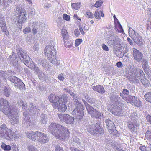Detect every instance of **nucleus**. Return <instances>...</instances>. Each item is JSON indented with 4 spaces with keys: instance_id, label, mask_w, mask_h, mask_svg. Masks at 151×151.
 Here are the masks:
<instances>
[{
    "instance_id": "37",
    "label": "nucleus",
    "mask_w": 151,
    "mask_h": 151,
    "mask_svg": "<svg viewBox=\"0 0 151 151\" xmlns=\"http://www.w3.org/2000/svg\"><path fill=\"white\" fill-rule=\"evenodd\" d=\"M139 149L142 151H151L149 145L148 146H142L139 147Z\"/></svg>"
},
{
    "instance_id": "46",
    "label": "nucleus",
    "mask_w": 151,
    "mask_h": 151,
    "mask_svg": "<svg viewBox=\"0 0 151 151\" xmlns=\"http://www.w3.org/2000/svg\"><path fill=\"white\" fill-rule=\"evenodd\" d=\"M58 78L59 80L63 81L65 79L64 75L62 73L59 74L58 76Z\"/></svg>"
},
{
    "instance_id": "57",
    "label": "nucleus",
    "mask_w": 151,
    "mask_h": 151,
    "mask_svg": "<svg viewBox=\"0 0 151 151\" xmlns=\"http://www.w3.org/2000/svg\"><path fill=\"white\" fill-rule=\"evenodd\" d=\"M73 138V141L74 142L78 143H79V139L77 137H74Z\"/></svg>"
},
{
    "instance_id": "44",
    "label": "nucleus",
    "mask_w": 151,
    "mask_h": 151,
    "mask_svg": "<svg viewBox=\"0 0 151 151\" xmlns=\"http://www.w3.org/2000/svg\"><path fill=\"white\" fill-rule=\"evenodd\" d=\"M82 42V39H77L75 41V46H78Z\"/></svg>"
},
{
    "instance_id": "55",
    "label": "nucleus",
    "mask_w": 151,
    "mask_h": 151,
    "mask_svg": "<svg viewBox=\"0 0 151 151\" xmlns=\"http://www.w3.org/2000/svg\"><path fill=\"white\" fill-rule=\"evenodd\" d=\"M141 80V82L144 85V86L146 87H147L148 86V84L147 83V81L146 80H142L141 79H140Z\"/></svg>"
},
{
    "instance_id": "18",
    "label": "nucleus",
    "mask_w": 151,
    "mask_h": 151,
    "mask_svg": "<svg viewBox=\"0 0 151 151\" xmlns=\"http://www.w3.org/2000/svg\"><path fill=\"white\" fill-rule=\"evenodd\" d=\"M0 27L2 31L5 33L6 35H8L9 32L7 30L4 16L2 15H0Z\"/></svg>"
},
{
    "instance_id": "23",
    "label": "nucleus",
    "mask_w": 151,
    "mask_h": 151,
    "mask_svg": "<svg viewBox=\"0 0 151 151\" xmlns=\"http://www.w3.org/2000/svg\"><path fill=\"white\" fill-rule=\"evenodd\" d=\"M68 99L67 96L66 95L60 96L58 99V103L65 104L68 101Z\"/></svg>"
},
{
    "instance_id": "3",
    "label": "nucleus",
    "mask_w": 151,
    "mask_h": 151,
    "mask_svg": "<svg viewBox=\"0 0 151 151\" xmlns=\"http://www.w3.org/2000/svg\"><path fill=\"white\" fill-rule=\"evenodd\" d=\"M70 95L73 98L74 100V102L76 106V107L72 112V114L76 117V119L79 120L82 119L84 115L83 110L84 107L81 102H80V99L76 94L70 91L69 93Z\"/></svg>"
},
{
    "instance_id": "30",
    "label": "nucleus",
    "mask_w": 151,
    "mask_h": 151,
    "mask_svg": "<svg viewBox=\"0 0 151 151\" xmlns=\"http://www.w3.org/2000/svg\"><path fill=\"white\" fill-rule=\"evenodd\" d=\"M142 60V67L144 70H145L148 67V62L147 60L145 59H143Z\"/></svg>"
},
{
    "instance_id": "38",
    "label": "nucleus",
    "mask_w": 151,
    "mask_h": 151,
    "mask_svg": "<svg viewBox=\"0 0 151 151\" xmlns=\"http://www.w3.org/2000/svg\"><path fill=\"white\" fill-rule=\"evenodd\" d=\"M18 103L19 105L22 106V108L23 111H24L26 110L27 108V105L26 104H24L23 101L21 100H19L18 102Z\"/></svg>"
},
{
    "instance_id": "20",
    "label": "nucleus",
    "mask_w": 151,
    "mask_h": 151,
    "mask_svg": "<svg viewBox=\"0 0 151 151\" xmlns=\"http://www.w3.org/2000/svg\"><path fill=\"white\" fill-rule=\"evenodd\" d=\"M9 80L12 83H14L16 86V84H18L21 80L20 79L14 76H11L9 77Z\"/></svg>"
},
{
    "instance_id": "31",
    "label": "nucleus",
    "mask_w": 151,
    "mask_h": 151,
    "mask_svg": "<svg viewBox=\"0 0 151 151\" xmlns=\"http://www.w3.org/2000/svg\"><path fill=\"white\" fill-rule=\"evenodd\" d=\"M1 147L5 151H9L11 149V147L10 145H6L4 143H2Z\"/></svg>"
},
{
    "instance_id": "60",
    "label": "nucleus",
    "mask_w": 151,
    "mask_h": 151,
    "mask_svg": "<svg viewBox=\"0 0 151 151\" xmlns=\"http://www.w3.org/2000/svg\"><path fill=\"white\" fill-rule=\"evenodd\" d=\"M39 61L37 62L38 63H40V64L44 66L45 65V61H42V60L40 59L38 60Z\"/></svg>"
},
{
    "instance_id": "47",
    "label": "nucleus",
    "mask_w": 151,
    "mask_h": 151,
    "mask_svg": "<svg viewBox=\"0 0 151 151\" xmlns=\"http://www.w3.org/2000/svg\"><path fill=\"white\" fill-rule=\"evenodd\" d=\"M31 29L29 27H27L23 30V32L24 34H27L31 32Z\"/></svg>"
},
{
    "instance_id": "58",
    "label": "nucleus",
    "mask_w": 151,
    "mask_h": 151,
    "mask_svg": "<svg viewBox=\"0 0 151 151\" xmlns=\"http://www.w3.org/2000/svg\"><path fill=\"white\" fill-rule=\"evenodd\" d=\"M122 92L123 94L127 95H128L129 94V91L125 89H123Z\"/></svg>"
},
{
    "instance_id": "39",
    "label": "nucleus",
    "mask_w": 151,
    "mask_h": 151,
    "mask_svg": "<svg viewBox=\"0 0 151 151\" xmlns=\"http://www.w3.org/2000/svg\"><path fill=\"white\" fill-rule=\"evenodd\" d=\"M14 10L15 13H14L15 14V15L16 16L20 14V13L22 11H25L24 10H21L20 8L18 6H16V8L14 9Z\"/></svg>"
},
{
    "instance_id": "11",
    "label": "nucleus",
    "mask_w": 151,
    "mask_h": 151,
    "mask_svg": "<svg viewBox=\"0 0 151 151\" xmlns=\"http://www.w3.org/2000/svg\"><path fill=\"white\" fill-rule=\"evenodd\" d=\"M60 121H62L68 124H71L73 122L74 118L68 114H57Z\"/></svg>"
},
{
    "instance_id": "35",
    "label": "nucleus",
    "mask_w": 151,
    "mask_h": 151,
    "mask_svg": "<svg viewBox=\"0 0 151 151\" xmlns=\"http://www.w3.org/2000/svg\"><path fill=\"white\" fill-rule=\"evenodd\" d=\"M135 99L132 100V103H133V104L135 106L139 107L141 105V101L135 99V97H134Z\"/></svg>"
},
{
    "instance_id": "10",
    "label": "nucleus",
    "mask_w": 151,
    "mask_h": 151,
    "mask_svg": "<svg viewBox=\"0 0 151 151\" xmlns=\"http://www.w3.org/2000/svg\"><path fill=\"white\" fill-rule=\"evenodd\" d=\"M27 15L25 11H24L20 13V14L16 16L15 22H17L19 28H21L22 24L24 23L27 20Z\"/></svg>"
},
{
    "instance_id": "19",
    "label": "nucleus",
    "mask_w": 151,
    "mask_h": 151,
    "mask_svg": "<svg viewBox=\"0 0 151 151\" xmlns=\"http://www.w3.org/2000/svg\"><path fill=\"white\" fill-rule=\"evenodd\" d=\"M87 111L92 117L99 119L101 118V113L97 111L92 107L91 106L89 109H88Z\"/></svg>"
},
{
    "instance_id": "27",
    "label": "nucleus",
    "mask_w": 151,
    "mask_h": 151,
    "mask_svg": "<svg viewBox=\"0 0 151 151\" xmlns=\"http://www.w3.org/2000/svg\"><path fill=\"white\" fill-rule=\"evenodd\" d=\"M61 33L64 40V43L65 44V40H67L68 38V34L66 30L65 29H62Z\"/></svg>"
},
{
    "instance_id": "53",
    "label": "nucleus",
    "mask_w": 151,
    "mask_h": 151,
    "mask_svg": "<svg viewBox=\"0 0 151 151\" xmlns=\"http://www.w3.org/2000/svg\"><path fill=\"white\" fill-rule=\"evenodd\" d=\"M114 98L116 99V100H114L115 102H120L121 101V98L118 95H115L114 96Z\"/></svg>"
},
{
    "instance_id": "52",
    "label": "nucleus",
    "mask_w": 151,
    "mask_h": 151,
    "mask_svg": "<svg viewBox=\"0 0 151 151\" xmlns=\"http://www.w3.org/2000/svg\"><path fill=\"white\" fill-rule=\"evenodd\" d=\"M146 118L147 121L151 124V116L149 114L147 115L146 117Z\"/></svg>"
},
{
    "instance_id": "8",
    "label": "nucleus",
    "mask_w": 151,
    "mask_h": 151,
    "mask_svg": "<svg viewBox=\"0 0 151 151\" xmlns=\"http://www.w3.org/2000/svg\"><path fill=\"white\" fill-rule=\"evenodd\" d=\"M132 75H130L129 79L134 83H138L139 80L141 79L144 75L143 71L138 68H136L135 72L133 71Z\"/></svg>"
},
{
    "instance_id": "62",
    "label": "nucleus",
    "mask_w": 151,
    "mask_h": 151,
    "mask_svg": "<svg viewBox=\"0 0 151 151\" xmlns=\"http://www.w3.org/2000/svg\"><path fill=\"white\" fill-rule=\"evenodd\" d=\"M22 137V135L19 133H17L14 135V138L15 139H18L21 138Z\"/></svg>"
},
{
    "instance_id": "48",
    "label": "nucleus",
    "mask_w": 151,
    "mask_h": 151,
    "mask_svg": "<svg viewBox=\"0 0 151 151\" xmlns=\"http://www.w3.org/2000/svg\"><path fill=\"white\" fill-rule=\"evenodd\" d=\"M34 71L36 73V74L38 75V74H40L41 72L40 70L39 69L38 67H36V66H35L33 68Z\"/></svg>"
},
{
    "instance_id": "26",
    "label": "nucleus",
    "mask_w": 151,
    "mask_h": 151,
    "mask_svg": "<svg viewBox=\"0 0 151 151\" xmlns=\"http://www.w3.org/2000/svg\"><path fill=\"white\" fill-rule=\"evenodd\" d=\"M23 116V122L24 123H26L27 124H29L30 122V118L28 114H27L26 111L24 112Z\"/></svg>"
},
{
    "instance_id": "59",
    "label": "nucleus",
    "mask_w": 151,
    "mask_h": 151,
    "mask_svg": "<svg viewBox=\"0 0 151 151\" xmlns=\"http://www.w3.org/2000/svg\"><path fill=\"white\" fill-rule=\"evenodd\" d=\"M37 27H33L32 32L34 34H36L37 33Z\"/></svg>"
},
{
    "instance_id": "6",
    "label": "nucleus",
    "mask_w": 151,
    "mask_h": 151,
    "mask_svg": "<svg viewBox=\"0 0 151 151\" xmlns=\"http://www.w3.org/2000/svg\"><path fill=\"white\" fill-rule=\"evenodd\" d=\"M17 54L22 61L28 67L33 68L35 66L32 61H31L30 58L27 56L26 52L22 50L21 48L17 49Z\"/></svg>"
},
{
    "instance_id": "32",
    "label": "nucleus",
    "mask_w": 151,
    "mask_h": 151,
    "mask_svg": "<svg viewBox=\"0 0 151 151\" xmlns=\"http://www.w3.org/2000/svg\"><path fill=\"white\" fill-rule=\"evenodd\" d=\"M16 86L19 87V89L21 90H24L25 88V84L21 80L20 81L18 84H16Z\"/></svg>"
},
{
    "instance_id": "51",
    "label": "nucleus",
    "mask_w": 151,
    "mask_h": 151,
    "mask_svg": "<svg viewBox=\"0 0 151 151\" xmlns=\"http://www.w3.org/2000/svg\"><path fill=\"white\" fill-rule=\"evenodd\" d=\"M86 16L87 17L91 18L92 17L93 15L91 12H86Z\"/></svg>"
},
{
    "instance_id": "63",
    "label": "nucleus",
    "mask_w": 151,
    "mask_h": 151,
    "mask_svg": "<svg viewBox=\"0 0 151 151\" xmlns=\"http://www.w3.org/2000/svg\"><path fill=\"white\" fill-rule=\"evenodd\" d=\"M127 40L129 43L131 45H133V42L132 40L131 39L127 37Z\"/></svg>"
},
{
    "instance_id": "2",
    "label": "nucleus",
    "mask_w": 151,
    "mask_h": 151,
    "mask_svg": "<svg viewBox=\"0 0 151 151\" xmlns=\"http://www.w3.org/2000/svg\"><path fill=\"white\" fill-rule=\"evenodd\" d=\"M48 131L57 139L63 140L66 139L70 134L68 129L59 124L52 123L49 126Z\"/></svg>"
},
{
    "instance_id": "25",
    "label": "nucleus",
    "mask_w": 151,
    "mask_h": 151,
    "mask_svg": "<svg viewBox=\"0 0 151 151\" xmlns=\"http://www.w3.org/2000/svg\"><path fill=\"white\" fill-rule=\"evenodd\" d=\"M57 108H58L59 111L65 112L67 108V107L65 104L58 103V106Z\"/></svg>"
},
{
    "instance_id": "64",
    "label": "nucleus",
    "mask_w": 151,
    "mask_h": 151,
    "mask_svg": "<svg viewBox=\"0 0 151 151\" xmlns=\"http://www.w3.org/2000/svg\"><path fill=\"white\" fill-rule=\"evenodd\" d=\"M86 100L88 101V102L90 103L91 104H92L93 103V101L91 99L87 97L86 98Z\"/></svg>"
},
{
    "instance_id": "40",
    "label": "nucleus",
    "mask_w": 151,
    "mask_h": 151,
    "mask_svg": "<svg viewBox=\"0 0 151 151\" xmlns=\"http://www.w3.org/2000/svg\"><path fill=\"white\" fill-rule=\"evenodd\" d=\"M137 113H136L134 112L133 113H132L131 115L130 116V118L132 119V121H133L135 120H137V119H136L137 118Z\"/></svg>"
},
{
    "instance_id": "1",
    "label": "nucleus",
    "mask_w": 151,
    "mask_h": 151,
    "mask_svg": "<svg viewBox=\"0 0 151 151\" xmlns=\"http://www.w3.org/2000/svg\"><path fill=\"white\" fill-rule=\"evenodd\" d=\"M0 110L8 117L11 124L15 125L19 123L17 108L14 106H9L7 101L2 98L0 99Z\"/></svg>"
},
{
    "instance_id": "54",
    "label": "nucleus",
    "mask_w": 151,
    "mask_h": 151,
    "mask_svg": "<svg viewBox=\"0 0 151 151\" xmlns=\"http://www.w3.org/2000/svg\"><path fill=\"white\" fill-rule=\"evenodd\" d=\"M63 149L62 147L59 145H57L55 147V151H63Z\"/></svg>"
},
{
    "instance_id": "42",
    "label": "nucleus",
    "mask_w": 151,
    "mask_h": 151,
    "mask_svg": "<svg viewBox=\"0 0 151 151\" xmlns=\"http://www.w3.org/2000/svg\"><path fill=\"white\" fill-rule=\"evenodd\" d=\"M145 135L147 138L151 141V132L149 131H147L145 133Z\"/></svg>"
},
{
    "instance_id": "41",
    "label": "nucleus",
    "mask_w": 151,
    "mask_h": 151,
    "mask_svg": "<svg viewBox=\"0 0 151 151\" xmlns=\"http://www.w3.org/2000/svg\"><path fill=\"white\" fill-rule=\"evenodd\" d=\"M103 3V1L102 0L98 1L96 2L94 6L96 8H98L101 6Z\"/></svg>"
},
{
    "instance_id": "56",
    "label": "nucleus",
    "mask_w": 151,
    "mask_h": 151,
    "mask_svg": "<svg viewBox=\"0 0 151 151\" xmlns=\"http://www.w3.org/2000/svg\"><path fill=\"white\" fill-rule=\"evenodd\" d=\"M102 49L104 50L108 51L109 49L108 47L106 45L104 44H103L102 45Z\"/></svg>"
},
{
    "instance_id": "45",
    "label": "nucleus",
    "mask_w": 151,
    "mask_h": 151,
    "mask_svg": "<svg viewBox=\"0 0 151 151\" xmlns=\"http://www.w3.org/2000/svg\"><path fill=\"white\" fill-rule=\"evenodd\" d=\"M47 117L44 116L42 117L41 120V124H46L47 121Z\"/></svg>"
},
{
    "instance_id": "15",
    "label": "nucleus",
    "mask_w": 151,
    "mask_h": 151,
    "mask_svg": "<svg viewBox=\"0 0 151 151\" xmlns=\"http://www.w3.org/2000/svg\"><path fill=\"white\" fill-rule=\"evenodd\" d=\"M59 96L55 94H51L48 97L49 101L50 102L52 103V106L54 108H57L58 105Z\"/></svg>"
},
{
    "instance_id": "21",
    "label": "nucleus",
    "mask_w": 151,
    "mask_h": 151,
    "mask_svg": "<svg viewBox=\"0 0 151 151\" xmlns=\"http://www.w3.org/2000/svg\"><path fill=\"white\" fill-rule=\"evenodd\" d=\"M39 110V109L38 107L37 106L36 107L33 104H31L29 109V113L28 112V114L33 113L34 114H37L38 113Z\"/></svg>"
},
{
    "instance_id": "43",
    "label": "nucleus",
    "mask_w": 151,
    "mask_h": 151,
    "mask_svg": "<svg viewBox=\"0 0 151 151\" xmlns=\"http://www.w3.org/2000/svg\"><path fill=\"white\" fill-rule=\"evenodd\" d=\"M28 149L29 151H39L37 149L35 148L32 145L29 146L28 147Z\"/></svg>"
},
{
    "instance_id": "17",
    "label": "nucleus",
    "mask_w": 151,
    "mask_h": 151,
    "mask_svg": "<svg viewBox=\"0 0 151 151\" xmlns=\"http://www.w3.org/2000/svg\"><path fill=\"white\" fill-rule=\"evenodd\" d=\"M111 111L112 114L116 116H122L123 114L121 107L118 106H114L112 107Z\"/></svg>"
},
{
    "instance_id": "22",
    "label": "nucleus",
    "mask_w": 151,
    "mask_h": 151,
    "mask_svg": "<svg viewBox=\"0 0 151 151\" xmlns=\"http://www.w3.org/2000/svg\"><path fill=\"white\" fill-rule=\"evenodd\" d=\"M93 89L100 93L103 94L105 92L104 87L101 85H97L96 86H94L93 87Z\"/></svg>"
},
{
    "instance_id": "36",
    "label": "nucleus",
    "mask_w": 151,
    "mask_h": 151,
    "mask_svg": "<svg viewBox=\"0 0 151 151\" xmlns=\"http://www.w3.org/2000/svg\"><path fill=\"white\" fill-rule=\"evenodd\" d=\"M145 98L147 101L151 103V93L149 92L145 94Z\"/></svg>"
},
{
    "instance_id": "29",
    "label": "nucleus",
    "mask_w": 151,
    "mask_h": 151,
    "mask_svg": "<svg viewBox=\"0 0 151 151\" xmlns=\"http://www.w3.org/2000/svg\"><path fill=\"white\" fill-rule=\"evenodd\" d=\"M38 76L39 79L42 81H45L48 78L47 75L42 72L38 74Z\"/></svg>"
},
{
    "instance_id": "9",
    "label": "nucleus",
    "mask_w": 151,
    "mask_h": 151,
    "mask_svg": "<svg viewBox=\"0 0 151 151\" xmlns=\"http://www.w3.org/2000/svg\"><path fill=\"white\" fill-rule=\"evenodd\" d=\"M87 130L91 134L93 135L95 134H101L103 133L102 128L100 127L98 123L91 125H89L88 127Z\"/></svg>"
},
{
    "instance_id": "61",
    "label": "nucleus",
    "mask_w": 151,
    "mask_h": 151,
    "mask_svg": "<svg viewBox=\"0 0 151 151\" xmlns=\"http://www.w3.org/2000/svg\"><path fill=\"white\" fill-rule=\"evenodd\" d=\"M74 34L75 36L78 37L80 35L79 30L78 29H76L74 31Z\"/></svg>"
},
{
    "instance_id": "7",
    "label": "nucleus",
    "mask_w": 151,
    "mask_h": 151,
    "mask_svg": "<svg viewBox=\"0 0 151 151\" xmlns=\"http://www.w3.org/2000/svg\"><path fill=\"white\" fill-rule=\"evenodd\" d=\"M0 137L8 140H11L13 137L12 131L7 128L6 125L4 124L1 125L0 127Z\"/></svg>"
},
{
    "instance_id": "28",
    "label": "nucleus",
    "mask_w": 151,
    "mask_h": 151,
    "mask_svg": "<svg viewBox=\"0 0 151 151\" xmlns=\"http://www.w3.org/2000/svg\"><path fill=\"white\" fill-rule=\"evenodd\" d=\"M9 0H0V6L2 8L4 9L7 7L8 5V2Z\"/></svg>"
},
{
    "instance_id": "33",
    "label": "nucleus",
    "mask_w": 151,
    "mask_h": 151,
    "mask_svg": "<svg viewBox=\"0 0 151 151\" xmlns=\"http://www.w3.org/2000/svg\"><path fill=\"white\" fill-rule=\"evenodd\" d=\"M3 90V93L6 96H9L10 94V90L6 88V87H4V88Z\"/></svg>"
},
{
    "instance_id": "4",
    "label": "nucleus",
    "mask_w": 151,
    "mask_h": 151,
    "mask_svg": "<svg viewBox=\"0 0 151 151\" xmlns=\"http://www.w3.org/2000/svg\"><path fill=\"white\" fill-rule=\"evenodd\" d=\"M25 134L29 139L34 141L36 140L41 144L47 142L48 141V138L46 134L38 131L34 132L30 131L26 132Z\"/></svg>"
},
{
    "instance_id": "14",
    "label": "nucleus",
    "mask_w": 151,
    "mask_h": 151,
    "mask_svg": "<svg viewBox=\"0 0 151 151\" xmlns=\"http://www.w3.org/2000/svg\"><path fill=\"white\" fill-rule=\"evenodd\" d=\"M133 56L134 60L137 62L140 63L143 59V55L139 51L133 48Z\"/></svg>"
},
{
    "instance_id": "50",
    "label": "nucleus",
    "mask_w": 151,
    "mask_h": 151,
    "mask_svg": "<svg viewBox=\"0 0 151 151\" xmlns=\"http://www.w3.org/2000/svg\"><path fill=\"white\" fill-rule=\"evenodd\" d=\"M82 101L84 104L86 106V108L87 110L88 109H89L90 107H91L89 105V104L87 103V102L84 99H83Z\"/></svg>"
},
{
    "instance_id": "16",
    "label": "nucleus",
    "mask_w": 151,
    "mask_h": 151,
    "mask_svg": "<svg viewBox=\"0 0 151 151\" xmlns=\"http://www.w3.org/2000/svg\"><path fill=\"white\" fill-rule=\"evenodd\" d=\"M128 128L132 132H134L137 129V127L139 125V122L138 120H135L128 122Z\"/></svg>"
},
{
    "instance_id": "12",
    "label": "nucleus",
    "mask_w": 151,
    "mask_h": 151,
    "mask_svg": "<svg viewBox=\"0 0 151 151\" xmlns=\"http://www.w3.org/2000/svg\"><path fill=\"white\" fill-rule=\"evenodd\" d=\"M105 122L109 132L113 135H116L118 131L114 129V123L109 118L106 120Z\"/></svg>"
},
{
    "instance_id": "5",
    "label": "nucleus",
    "mask_w": 151,
    "mask_h": 151,
    "mask_svg": "<svg viewBox=\"0 0 151 151\" xmlns=\"http://www.w3.org/2000/svg\"><path fill=\"white\" fill-rule=\"evenodd\" d=\"M56 50L55 47L53 45H48L45 47L44 53L50 62L58 66L60 62L56 59Z\"/></svg>"
},
{
    "instance_id": "24",
    "label": "nucleus",
    "mask_w": 151,
    "mask_h": 151,
    "mask_svg": "<svg viewBox=\"0 0 151 151\" xmlns=\"http://www.w3.org/2000/svg\"><path fill=\"white\" fill-rule=\"evenodd\" d=\"M101 16L103 17H104V15L102 11H99L98 10H96L94 14L95 18L96 19H100Z\"/></svg>"
},
{
    "instance_id": "49",
    "label": "nucleus",
    "mask_w": 151,
    "mask_h": 151,
    "mask_svg": "<svg viewBox=\"0 0 151 151\" xmlns=\"http://www.w3.org/2000/svg\"><path fill=\"white\" fill-rule=\"evenodd\" d=\"M63 16L64 19L67 21H68L70 20V16L69 15L66 14H63Z\"/></svg>"
},
{
    "instance_id": "34",
    "label": "nucleus",
    "mask_w": 151,
    "mask_h": 151,
    "mask_svg": "<svg viewBox=\"0 0 151 151\" xmlns=\"http://www.w3.org/2000/svg\"><path fill=\"white\" fill-rule=\"evenodd\" d=\"M72 7L73 8L76 10H78L81 7V3H77L72 4Z\"/></svg>"
},
{
    "instance_id": "13",
    "label": "nucleus",
    "mask_w": 151,
    "mask_h": 151,
    "mask_svg": "<svg viewBox=\"0 0 151 151\" xmlns=\"http://www.w3.org/2000/svg\"><path fill=\"white\" fill-rule=\"evenodd\" d=\"M132 33L134 41L139 45H142L143 43L142 37L133 29H132Z\"/></svg>"
}]
</instances>
